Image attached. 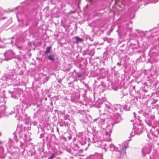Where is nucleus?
<instances>
[{
	"label": "nucleus",
	"mask_w": 159,
	"mask_h": 159,
	"mask_svg": "<svg viewBox=\"0 0 159 159\" xmlns=\"http://www.w3.org/2000/svg\"><path fill=\"white\" fill-rule=\"evenodd\" d=\"M48 59L50 60L53 61H54L55 59L54 57L51 55H50L48 57Z\"/></svg>",
	"instance_id": "7ed1b4c3"
},
{
	"label": "nucleus",
	"mask_w": 159,
	"mask_h": 159,
	"mask_svg": "<svg viewBox=\"0 0 159 159\" xmlns=\"http://www.w3.org/2000/svg\"><path fill=\"white\" fill-rule=\"evenodd\" d=\"M105 133H106V135H109V136L110 135V134H109V133L108 132H107V131Z\"/></svg>",
	"instance_id": "39448f33"
},
{
	"label": "nucleus",
	"mask_w": 159,
	"mask_h": 159,
	"mask_svg": "<svg viewBox=\"0 0 159 159\" xmlns=\"http://www.w3.org/2000/svg\"><path fill=\"white\" fill-rule=\"evenodd\" d=\"M126 148V147H125V148H123V149H125V150Z\"/></svg>",
	"instance_id": "423d86ee"
},
{
	"label": "nucleus",
	"mask_w": 159,
	"mask_h": 159,
	"mask_svg": "<svg viewBox=\"0 0 159 159\" xmlns=\"http://www.w3.org/2000/svg\"><path fill=\"white\" fill-rule=\"evenodd\" d=\"M75 38L76 39V43H78L79 42H82L83 40V39H80L77 36L75 37Z\"/></svg>",
	"instance_id": "f257e3e1"
},
{
	"label": "nucleus",
	"mask_w": 159,
	"mask_h": 159,
	"mask_svg": "<svg viewBox=\"0 0 159 159\" xmlns=\"http://www.w3.org/2000/svg\"><path fill=\"white\" fill-rule=\"evenodd\" d=\"M51 48H52L51 47H47V50H46V51L45 52V54H48L50 50L51 49Z\"/></svg>",
	"instance_id": "f03ea898"
},
{
	"label": "nucleus",
	"mask_w": 159,
	"mask_h": 159,
	"mask_svg": "<svg viewBox=\"0 0 159 159\" xmlns=\"http://www.w3.org/2000/svg\"><path fill=\"white\" fill-rule=\"evenodd\" d=\"M55 155L54 154H53L51 157L48 158V159H53V158L55 157Z\"/></svg>",
	"instance_id": "20e7f679"
}]
</instances>
